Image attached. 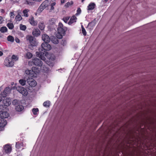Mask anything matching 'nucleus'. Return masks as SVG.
Listing matches in <instances>:
<instances>
[{
	"mask_svg": "<svg viewBox=\"0 0 156 156\" xmlns=\"http://www.w3.org/2000/svg\"><path fill=\"white\" fill-rule=\"evenodd\" d=\"M48 43H43L41 45L42 48L43 50L39 49V52H36V55L40 58L41 59L44 60L45 58L42 57V55L45 54V51H49L51 48V46L50 44H48Z\"/></svg>",
	"mask_w": 156,
	"mask_h": 156,
	"instance_id": "nucleus-1",
	"label": "nucleus"
},
{
	"mask_svg": "<svg viewBox=\"0 0 156 156\" xmlns=\"http://www.w3.org/2000/svg\"><path fill=\"white\" fill-rule=\"evenodd\" d=\"M57 30L58 34H57L56 37L58 39H61L63 36L65 34L66 31V30L65 28L63 27V25L62 23H59Z\"/></svg>",
	"mask_w": 156,
	"mask_h": 156,
	"instance_id": "nucleus-2",
	"label": "nucleus"
},
{
	"mask_svg": "<svg viewBox=\"0 0 156 156\" xmlns=\"http://www.w3.org/2000/svg\"><path fill=\"white\" fill-rule=\"evenodd\" d=\"M26 39L28 41L30 45L32 46H34L36 45L37 42L35 38L32 36L28 35L26 37Z\"/></svg>",
	"mask_w": 156,
	"mask_h": 156,
	"instance_id": "nucleus-3",
	"label": "nucleus"
},
{
	"mask_svg": "<svg viewBox=\"0 0 156 156\" xmlns=\"http://www.w3.org/2000/svg\"><path fill=\"white\" fill-rule=\"evenodd\" d=\"M14 89V87H6L4 90L3 91L1 94V96L3 97H6L7 94H9L10 92V90L12 89Z\"/></svg>",
	"mask_w": 156,
	"mask_h": 156,
	"instance_id": "nucleus-4",
	"label": "nucleus"
},
{
	"mask_svg": "<svg viewBox=\"0 0 156 156\" xmlns=\"http://www.w3.org/2000/svg\"><path fill=\"white\" fill-rule=\"evenodd\" d=\"M17 90L20 93H21L24 96H27V90L23 87L21 86H17L16 87Z\"/></svg>",
	"mask_w": 156,
	"mask_h": 156,
	"instance_id": "nucleus-5",
	"label": "nucleus"
},
{
	"mask_svg": "<svg viewBox=\"0 0 156 156\" xmlns=\"http://www.w3.org/2000/svg\"><path fill=\"white\" fill-rule=\"evenodd\" d=\"M32 62L34 65L35 66H41L43 64V63L41 59L35 58L32 59Z\"/></svg>",
	"mask_w": 156,
	"mask_h": 156,
	"instance_id": "nucleus-6",
	"label": "nucleus"
},
{
	"mask_svg": "<svg viewBox=\"0 0 156 156\" xmlns=\"http://www.w3.org/2000/svg\"><path fill=\"white\" fill-rule=\"evenodd\" d=\"M27 81L28 84L31 87H34L37 84L36 81L32 78L27 79Z\"/></svg>",
	"mask_w": 156,
	"mask_h": 156,
	"instance_id": "nucleus-7",
	"label": "nucleus"
},
{
	"mask_svg": "<svg viewBox=\"0 0 156 156\" xmlns=\"http://www.w3.org/2000/svg\"><path fill=\"white\" fill-rule=\"evenodd\" d=\"M5 65L7 66L12 67L14 65V62L12 61L11 59H6L5 60Z\"/></svg>",
	"mask_w": 156,
	"mask_h": 156,
	"instance_id": "nucleus-8",
	"label": "nucleus"
},
{
	"mask_svg": "<svg viewBox=\"0 0 156 156\" xmlns=\"http://www.w3.org/2000/svg\"><path fill=\"white\" fill-rule=\"evenodd\" d=\"M42 38L44 43H49L50 41L49 37L46 34H43L42 35Z\"/></svg>",
	"mask_w": 156,
	"mask_h": 156,
	"instance_id": "nucleus-9",
	"label": "nucleus"
},
{
	"mask_svg": "<svg viewBox=\"0 0 156 156\" xmlns=\"http://www.w3.org/2000/svg\"><path fill=\"white\" fill-rule=\"evenodd\" d=\"M40 31L37 28L34 29L32 32L33 34L35 36H38L40 34Z\"/></svg>",
	"mask_w": 156,
	"mask_h": 156,
	"instance_id": "nucleus-10",
	"label": "nucleus"
},
{
	"mask_svg": "<svg viewBox=\"0 0 156 156\" xmlns=\"http://www.w3.org/2000/svg\"><path fill=\"white\" fill-rule=\"evenodd\" d=\"M4 149L5 152L7 153L10 152L12 150L11 147L8 144L6 145L5 146Z\"/></svg>",
	"mask_w": 156,
	"mask_h": 156,
	"instance_id": "nucleus-11",
	"label": "nucleus"
},
{
	"mask_svg": "<svg viewBox=\"0 0 156 156\" xmlns=\"http://www.w3.org/2000/svg\"><path fill=\"white\" fill-rule=\"evenodd\" d=\"M58 39V38L57 37H56L55 36H52L51 37L50 40H51L53 43L55 44H58L59 42Z\"/></svg>",
	"mask_w": 156,
	"mask_h": 156,
	"instance_id": "nucleus-12",
	"label": "nucleus"
},
{
	"mask_svg": "<svg viewBox=\"0 0 156 156\" xmlns=\"http://www.w3.org/2000/svg\"><path fill=\"white\" fill-rule=\"evenodd\" d=\"M24 109L23 106L22 105H18L15 107V109L17 111L21 112Z\"/></svg>",
	"mask_w": 156,
	"mask_h": 156,
	"instance_id": "nucleus-13",
	"label": "nucleus"
},
{
	"mask_svg": "<svg viewBox=\"0 0 156 156\" xmlns=\"http://www.w3.org/2000/svg\"><path fill=\"white\" fill-rule=\"evenodd\" d=\"M76 17L74 15L73 16L70 18L68 23L69 25H71L74 22H76Z\"/></svg>",
	"mask_w": 156,
	"mask_h": 156,
	"instance_id": "nucleus-14",
	"label": "nucleus"
},
{
	"mask_svg": "<svg viewBox=\"0 0 156 156\" xmlns=\"http://www.w3.org/2000/svg\"><path fill=\"white\" fill-rule=\"evenodd\" d=\"M29 21L32 25H36L37 24V21L34 20V17L33 16H31L30 19H29Z\"/></svg>",
	"mask_w": 156,
	"mask_h": 156,
	"instance_id": "nucleus-15",
	"label": "nucleus"
},
{
	"mask_svg": "<svg viewBox=\"0 0 156 156\" xmlns=\"http://www.w3.org/2000/svg\"><path fill=\"white\" fill-rule=\"evenodd\" d=\"M6 120L4 119H1V122H0V127H3L7 124Z\"/></svg>",
	"mask_w": 156,
	"mask_h": 156,
	"instance_id": "nucleus-16",
	"label": "nucleus"
},
{
	"mask_svg": "<svg viewBox=\"0 0 156 156\" xmlns=\"http://www.w3.org/2000/svg\"><path fill=\"white\" fill-rule=\"evenodd\" d=\"M95 6V4L94 3H91L88 6V10H92L93 9Z\"/></svg>",
	"mask_w": 156,
	"mask_h": 156,
	"instance_id": "nucleus-17",
	"label": "nucleus"
},
{
	"mask_svg": "<svg viewBox=\"0 0 156 156\" xmlns=\"http://www.w3.org/2000/svg\"><path fill=\"white\" fill-rule=\"evenodd\" d=\"M24 4L30 5H32L34 4V1L35 0H25Z\"/></svg>",
	"mask_w": 156,
	"mask_h": 156,
	"instance_id": "nucleus-18",
	"label": "nucleus"
},
{
	"mask_svg": "<svg viewBox=\"0 0 156 156\" xmlns=\"http://www.w3.org/2000/svg\"><path fill=\"white\" fill-rule=\"evenodd\" d=\"M42 6L44 9L46 7H48L49 5V3L48 1L47 0H45L44 2L41 5Z\"/></svg>",
	"mask_w": 156,
	"mask_h": 156,
	"instance_id": "nucleus-19",
	"label": "nucleus"
},
{
	"mask_svg": "<svg viewBox=\"0 0 156 156\" xmlns=\"http://www.w3.org/2000/svg\"><path fill=\"white\" fill-rule=\"evenodd\" d=\"M8 109L7 107H5L4 105H0V111H7Z\"/></svg>",
	"mask_w": 156,
	"mask_h": 156,
	"instance_id": "nucleus-20",
	"label": "nucleus"
},
{
	"mask_svg": "<svg viewBox=\"0 0 156 156\" xmlns=\"http://www.w3.org/2000/svg\"><path fill=\"white\" fill-rule=\"evenodd\" d=\"M3 102L4 104V105L5 107H7L9 106L11 104V102L8 101L6 99L3 100Z\"/></svg>",
	"mask_w": 156,
	"mask_h": 156,
	"instance_id": "nucleus-21",
	"label": "nucleus"
},
{
	"mask_svg": "<svg viewBox=\"0 0 156 156\" xmlns=\"http://www.w3.org/2000/svg\"><path fill=\"white\" fill-rule=\"evenodd\" d=\"M96 24V22L95 20L94 19V20L92 21L90 23L88 24V26L89 27H91L90 28H91L93 27L94 26H95Z\"/></svg>",
	"mask_w": 156,
	"mask_h": 156,
	"instance_id": "nucleus-22",
	"label": "nucleus"
},
{
	"mask_svg": "<svg viewBox=\"0 0 156 156\" xmlns=\"http://www.w3.org/2000/svg\"><path fill=\"white\" fill-rule=\"evenodd\" d=\"M29 11V10L28 9H25L23 11V13L24 15V16L26 17L28 16V12Z\"/></svg>",
	"mask_w": 156,
	"mask_h": 156,
	"instance_id": "nucleus-23",
	"label": "nucleus"
},
{
	"mask_svg": "<svg viewBox=\"0 0 156 156\" xmlns=\"http://www.w3.org/2000/svg\"><path fill=\"white\" fill-rule=\"evenodd\" d=\"M7 39L8 41L11 42H13L14 41V37L11 35H9L7 37Z\"/></svg>",
	"mask_w": 156,
	"mask_h": 156,
	"instance_id": "nucleus-24",
	"label": "nucleus"
},
{
	"mask_svg": "<svg viewBox=\"0 0 156 156\" xmlns=\"http://www.w3.org/2000/svg\"><path fill=\"white\" fill-rule=\"evenodd\" d=\"M50 101H46L44 102L43 104L44 106L46 108L49 107L50 105Z\"/></svg>",
	"mask_w": 156,
	"mask_h": 156,
	"instance_id": "nucleus-25",
	"label": "nucleus"
},
{
	"mask_svg": "<svg viewBox=\"0 0 156 156\" xmlns=\"http://www.w3.org/2000/svg\"><path fill=\"white\" fill-rule=\"evenodd\" d=\"M73 4V1H71L70 2H68L64 6L66 8H68L69 6L72 5Z\"/></svg>",
	"mask_w": 156,
	"mask_h": 156,
	"instance_id": "nucleus-26",
	"label": "nucleus"
},
{
	"mask_svg": "<svg viewBox=\"0 0 156 156\" xmlns=\"http://www.w3.org/2000/svg\"><path fill=\"white\" fill-rule=\"evenodd\" d=\"M7 26L9 29L12 30L14 28V26L12 23H7Z\"/></svg>",
	"mask_w": 156,
	"mask_h": 156,
	"instance_id": "nucleus-27",
	"label": "nucleus"
},
{
	"mask_svg": "<svg viewBox=\"0 0 156 156\" xmlns=\"http://www.w3.org/2000/svg\"><path fill=\"white\" fill-rule=\"evenodd\" d=\"M44 9V8H43V7H42V6H41L40 5L38 9L37 10V13L39 14L41 13Z\"/></svg>",
	"mask_w": 156,
	"mask_h": 156,
	"instance_id": "nucleus-28",
	"label": "nucleus"
},
{
	"mask_svg": "<svg viewBox=\"0 0 156 156\" xmlns=\"http://www.w3.org/2000/svg\"><path fill=\"white\" fill-rule=\"evenodd\" d=\"M38 27L41 30H43L44 28V24L42 23L39 24Z\"/></svg>",
	"mask_w": 156,
	"mask_h": 156,
	"instance_id": "nucleus-29",
	"label": "nucleus"
},
{
	"mask_svg": "<svg viewBox=\"0 0 156 156\" xmlns=\"http://www.w3.org/2000/svg\"><path fill=\"white\" fill-rule=\"evenodd\" d=\"M26 80L24 79H20L19 80V83L22 86H24L26 84Z\"/></svg>",
	"mask_w": 156,
	"mask_h": 156,
	"instance_id": "nucleus-30",
	"label": "nucleus"
},
{
	"mask_svg": "<svg viewBox=\"0 0 156 156\" xmlns=\"http://www.w3.org/2000/svg\"><path fill=\"white\" fill-rule=\"evenodd\" d=\"M0 31L2 33H4L7 31V29L5 27H3L1 28Z\"/></svg>",
	"mask_w": 156,
	"mask_h": 156,
	"instance_id": "nucleus-31",
	"label": "nucleus"
},
{
	"mask_svg": "<svg viewBox=\"0 0 156 156\" xmlns=\"http://www.w3.org/2000/svg\"><path fill=\"white\" fill-rule=\"evenodd\" d=\"M33 72L32 71H31L30 70H27L25 71V73L27 75H30L31 76V75L33 74L32 73Z\"/></svg>",
	"mask_w": 156,
	"mask_h": 156,
	"instance_id": "nucleus-32",
	"label": "nucleus"
},
{
	"mask_svg": "<svg viewBox=\"0 0 156 156\" xmlns=\"http://www.w3.org/2000/svg\"><path fill=\"white\" fill-rule=\"evenodd\" d=\"M22 17L19 14L17 15L15 17V19L18 21H20L22 19Z\"/></svg>",
	"mask_w": 156,
	"mask_h": 156,
	"instance_id": "nucleus-33",
	"label": "nucleus"
},
{
	"mask_svg": "<svg viewBox=\"0 0 156 156\" xmlns=\"http://www.w3.org/2000/svg\"><path fill=\"white\" fill-rule=\"evenodd\" d=\"M20 102V101L17 100L15 99L13 100L12 102V104L14 105H18Z\"/></svg>",
	"mask_w": 156,
	"mask_h": 156,
	"instance_id": "nucleus-34",
	"label": "nucleus"
},
{
	"mask_svg": "<svg viewBox=\"0 0 156 156\" xmlns=\"http://www.w3.org/2000/svg\"><path fill=\"white\" fill-rule=\"evenodd\" d=\"M23 146L22 144L20 143L19 142H16V147L17 149H19L21 147Z\"/></svg>",
	"mask_w": 156,
	"mask_h": 156,
	"instance_id": "nucleus-35",
	"label": "nucleus"
},
{
	"mask_svg": "<svg viewBox=\"0 0 156 156\" xmlns=\"http://www.w3.org/2000/svg\"><path fill=\"white\" fill-rule=\"evenodd\" d=\"M32 111L33 114L34 115H36L37 114V113L38 112L39 110L37 108H34L32 109Z\"/></svg>",
	"mask_w": 156,
	"mask_h": 156,
	"instance_id": "nucleus-36",
	"label": "nucleus"
},
{
	"mask_svg": "<svg viewBox=\"0 0 156 156\" xmlns=\"http://www.w3.org/2000/svg\"><path fill=\"white\" fill-rule=\"evenodd\" d=\"M32 54L30 52H27L26 54V57L28 58H30L32 57Z\"/></svg>",
	"mask_w": 156,
	"mask_h": 156,
	"instance_id": "nucleus-37",
	"label": "nucleus"
},
{
	"mask_svg": "<svg viewBox=\"0 0 156 156\" xmlns=\"http://www.w3.org/2000/svg\"><path fill=\"white\" fill-rule=\"evenodd\" d=\"M20 28L21 30H25L26 29V27L25 25L21 24L20 25Z\"/></svg>",
	"mask_w": 156,
	"mask_h": 156,
	"instance_id": "nucleus-38",
	"label": "nucleus"
},
{
	"mask_svg": "<svg viewBox=\"0 0 156 156\" xmlns=\"http://www.w3.org/2000/svg\"><path fill=\"white\" fill-rule=\"evenodd\" d=\"M4 119L7 118L9 116V113L7 112V111H4Z\"/></svg>",
	"mask_w": 156,
	"mask_h": 156,
	"instance_id": "nucleus-39",
	"label": "nucleus"
},
{
	"mask_svg": "<svg viewBox=\"0 0 156 156\" xmlns=\"http://www.w3.org/2000/svg\"><path fill=\"white\" fill-rule=\"evenodd\" d=\"M69 18V16H66L63 17V20L65 23H67Z\"/></svg>",
	"mask_w": 156,
	"mask_h": 156,
	"instance_id": "nucleus-40",
	"label": "nucleus"
},
{
	"mask_svg": "<svg viewBox=\"0 0 156 156\" xmlns=\"http://www.w3.org/2000/svg\"><path fill=\"white\" fill-rule=\"evenodd\" d=\"M11 60H12V61H16L18 60V58L17 56L15 55H12V57L11 58H10Z\"/></svg>",
	"mask_w": 156,
	"mask_h": 156,
	"instance_id": "nucleus-41",
	"label": "nucleus"
},
{
	"mask_svg": "<svg viewBox=\"0 0 156 156\" xmlns=\"http://www.w3.org/2000/svg\"><path fill=\"white\" fill-rule=\"evenodd\" d=\"M55 19L52 18L49 21V23L50 24L53 25L55 23Z\"/></svg>",
	"mask_w": 156,
	"mask_h": 156,
	"instance_id": "nucleus-42",
	"label": "nucleus"
},
{
	"mask_svg": "<svg viewBox=\"0 0 156 156\" xmlns=\"http://www.w3.org/2000/svg\"><path fill=\"white\" fill-rule=\"evenodd\" d=\"M61 44L63 45V46H64L66 44V40H62L61 42Z\"/></svg>",
	"mask_w": 156,
	"mask_h": 156,
	"instance_id": "nucleus-43",
	"label": "nucleus"
},
{
	"mask_svg": "<svg viewBox=\"0 0 156 156\" xmlns=\"http://www.w3.org/2000/svg\"><path fill=\"white\" fill-rule=\"evenodd\" d=\"M4 111H0V118L4 119Z\"/></svg>",
	"mask_w": 156,
	"mask_h": 156,
	"instance_id": "nucleus-44",
	"label": "nucleus"
},
{
	"mask_svg": "<svg viewBox=\"0 0 156 156\" xmlns=\"http://www.w3.org/2000/svg\"><path fill=\"white\" fill-rule=\"evenodd\" d=\"M81 10L80 8H78L77 10V13H76V15H78L81 12Z\"/></svg>",
	"mask_w": 156,
	"mask_h": 156,
	"instance_id": "nucleus-45",
	"label": "nucleus"
},
{
	"mask_svg": "<svg viewBox=\"0 0 156 156\" xmlns=\"http://www.w3.org/2000/svg\"><path fill=\"white\" fill-rule=\"evenodd\" d=\"M82 33L84 36H86L87 35V33L84 28H83V29L82 30Z\"/></svg>",
	"mask_w": 156,
	"mask_h": 156,
	"instance_id": "nucleus-46",
	"label": "nucleus"
},
{
	"mask_svg": "<svg viewBox=\"0 0 156 156\" xmlns=\"http://www.w3.org/2000/svg\"><path fill=\"white\" fill-rule=\"evenodd\" d=\"M15 40L17 43H20V40L17 38H16Z\"/></svg>",
	"mask_w": 156,
	"mask_h": 156,
	"instance_id": "nucleus-47",
	"label": "nucleus"
},
{
	"mask_svg": "<svg viewBox=\"0 0 156 156\" xmlns=\"http://www.w3.org/2000/svg\"><path fill=\"white\" fill-rule=\"evenodd\" d=\"M2 18L1 16H0V24L2 23Z\"/></svg>",
	"mask_w": 156,
	"mask_h": 156,
	"instance_id": "nucleus-48",
	"label": "nucleus"
},
{
	"mask_svg": "<svg viewBox=\"0 0 156 156\" xmlns=\"http://www.w3.org/2000/svg\"><path fill=\"white\" fill-rule=\"evenodd\" d=\"M10 14L11 15H10L11 17L12 16L14 15V13L12 12H11L10 13Z\"/></svg>",
	"mask_w": 156,
	"mask_h": 156,
	"instance_id": "nucleus-49",
	"label": "nucleus"
},
{
	"mask_svg": "<svg viewBox=\"0 0 156 156\" xmlns=\"http://www.w3.org/2000/svg\"><path fill=\"white\" fill-rule=\"evenodd\" d=\"M65 2V0H61V4H63Z\"/></svg>",
	"mask_w": 156,
	"mask_h": 156,
	"instance_id": "nucleus-50",
	"label": "nucleus"
},
{
	"mask_svg": "<svg viewBox=\"0 0 156 156\" xmlns=\"http://www.w3.org/2000/svg\"><path fill=\"white\" fill-rule=\"evenodd\" d=\"M54 9V7H53V6L51 5V8L50 10H53Z\"/></svg>",
	"mask_w": 156,
	"mask_h": 156,
	"instance_id": "nucleus-51",
	"label": "nucleus"
},
{
	"mask_svg": "<svg viewBox=\"0 0 156 156\" xmlns=\"http://www.w3.org/2000/svg\"><path fill=\"white\" fill-rule=\"evenodd\" d=\"M0 11L1 12L4 13L5 12L4 10L3 9H1Z\"/></svg>",
	"mask_w": 156,
	"mask_h": 156,
	"instance_id": "nucleus-52",
	"label": "nucleus"
},
{
	"mask_svg": "<svg viewBox=\"0 0 156 156\" xmlns=\"http://www.w3.org/2000/svg\"><path fill=\"white\" fill-rule=\"evenodd\" d=\"M3 55V52L2 51H0V56H1L2 55Z\"/></svg>",
	"mask_w": 156,
	"mask_h": 156,
	"instance_id": "nucleus-53",
	"label": "nucleus"
},
{
	"mask_svg": "<svg viewBox=\"0 0 156 156\" xmlns=\"http://www.w3.org/2000/svg\"><path fill=\"white\" fill-rule=\"evenodd\" d=\"M55 5V2H53V3L51 4V5L54 6Z\"/></svg>",
	"mask_w": 156,
	"mask_h": 156,
	"instance_id": "nucleus-54",
	"label": "nucleus"
},
{
	"mask_svg": "<svg viewBox=\"0 0 156 156\" xmlns=\"http://www.w3.org/2000/svg\"><path fill=\"white\" fill-rule=\"evenodd\" d=\"M42 0H35V1L39 2L41 1Z\"/></svg>",
	"mask_w": 156,
	"mask_h": 156,
	"instance_id": "nucleus-55",
	"label": "nucleus"
},
{
	"mask_svg": "<svg viewBox=\"0 0 156 156\" xmlns=\"http://www.w3.org/2000/svg\"><path fill=\"white\" fill-rule=\"evenodd\" d=\"M14 82H12V83H11V85H12V86H13V85H14Z\"/></svg>",
	"mask_w": 156,
	"mask_h": 156,
	"instance_id": "nucleus-56",
	"label": "nucleus"
},
{
	"mask_svg": "<svg viewBox=\"0 0 156 156\" xmlns=\"http://www.w3.org/2000/svg\"><path fill=\"white\" fill-rule=\"evenodd\" d=\"M2 100V98L0 97V102Z\"/></svg>",
	"mask_w": 156,
	"mask_h": 156,
	"instance_id": "nucleus-57",
	"label": "nucleus"
},
{
	"mask_svg": "<svg viewBox=\"0 0 156 156\" xmlns=\"http://www.w3.org/2000/svg\"><path fill=\"white\" fill-rule=\"evenodd\" d=\"M2 87H0V91L2 90Z\"/></svg>",
	"mask_w": 156,
	"mask_h": 156,
	"instance_id": "nucleus-58",
	"label": "nucleus"
},
{
	"mask_svg": "<svg viewBox=\"0 0 156 156\" xmlns=\"http://www.w3.org/2000/svg\"><path fill=\"white\" fill-rule=\"evenodd\" d=\"M81 27H82V30L83 29V28H84V27H83V26H82V25Z\"/></svg>",
	"mask_w": 156,
	"mask_h": 156,
	"instance_id": "nucleus-59",
	"label": "nucleus"
},
{
	"mask_svg": "<svg viewBox=\"0 0 156 156\" xmlns=\"http://www.w3.org/2000/svg\"><path fill=\"white\" fill-rule=\"evenodd\" d=\"M50 66V65H49ZM51 66H53V64L52 63H51V65H50Z\"/></svg>",
	"mask_w": 156,
	"mask_h": 156,
	"instance_id": "nucleus-60",
	"label": "nucleus"
},
{
	"mask_svg": "<svg viewBox=\"0 0 156 156\" xmlns=\"http://www.w3.org/2000/svg\"><path fill=\"white\" fill-rule=\"evenodd\" d=\"M84 0H81V2H83L84 1Z\"/></svg>",
	"mask_w": 156,
	"mask_h": 156,
	"instance_id": "nucleus-61",
	"label": "nucleus"
},
{
	"mask_svg": "<svg viewBox=\"0 0 156 156\" xmlns=\"http://www.w3.org/2000/svg\"><path fill=\"white\" fill-rule=\"evenodd\" d=\"M105 2H107L108 1V0H104Z\"/></svg>",
	"mask_w": 156,
	"mask_h": 156,
	"instance_id": "nucleus-62",
	"label": "nucleus"
},
{
	"mask_svg": "<svg viewBox=\"0 0 156 156\" xmlns=\"http://www.w3.org/2000/svg\"><path fill=\"white\" fill-rule=\"evenodd\" d=\"M2 0H0V2Z\"/></svg>",
	"mask_w": 156,
	"mask_h": 156,
	"instance_id": "nucleus-63",
	"label": "nucleus"
}]
</instances>
